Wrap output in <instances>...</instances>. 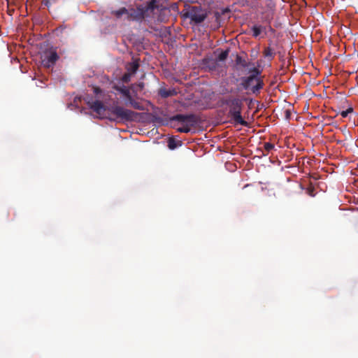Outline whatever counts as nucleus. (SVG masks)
<instances>
[{
  "mask_svg": "<svg viewBox=\"0 0 358 358\" xmlns=\"http://www.w3.org/2000/svg\"><path fill=\"white\" fill-rule=\"evenodd\" d=\"M268 28H269V29H270L271 31H273V29L271 28V27L270 25L268 26Z\"/></svg>",
  "mask_w": 358,
  "mask_h": 358,
  "instance_id": "nucleus-28",
  "label": "nucleus"
},
{
  "mask_svg": "<svg viewBox=\"0 0 358 358\" xmlns=\"http://www.w3.org/2000/svg\"><path fill=\"white\" fill-rule=\"evenodd\" d=\"M185 15L196 24L203 22L207 17L206 11L200 6H192Z\"/></svg>",
  "mask_w": 358,
  "mask_h": 358,
  "instance_id": "nucleus-6",
  "label": "nucleus"
},
{
  "mask_svg": "<svg viewBox=\"0 0 358 358\" xmlns=\"http://www.w3.org/2000/svg\"><path fill=\"white\" fill-rule=\"evenodd\" d=\"M242 106L243 103L241 100L238 98H233L231 104L229 107V115L235 124H238L242 126H248V123L244 120L241 116Z\"/></svg>",
  "mask_w": 358,
  "mask_h": 358,
  "instance_id": "nucleus-4",
  "label": "nucleus"
},
{
  "mask_svg": "<svg viewBox=\"0 0 358 358\" xmlns=\"http://www.w3.org/2000/svg\"><path fill=\"white\" fill-rule=\"evenodd\" d=\"M129 103V104L134 108V109H136V110H145V107L143 106V105L138 102V101H136V100H134L132 97H131L130 99H129L127 100Z\"/></svg>",
  "mask_w": 358,
  "mask_h": 358,
  "instance_id": "nucleus-13",
  "label": "nucleus"
},
{
  "mask_svg": "<svg viewBox=\"0 0 358 358\" xmlns=\"http://www.w3.org/2000/svg\"><path fill=\"white\" fill-rule=\"evenodd\" d=\"M88 105L94 112L99 115H103L106 110V107L99 100L92 101V102L89 101Z\"/></svg>",
  "mask_w": 358,
  "mask_h": 358,
  "instance_id": "nucleus-8",
  "label": "nucleus"
},
{
  "mask_svg": "<svg viewBox=\"0 0 358 358\" xmlns=\"http://www.w3.org/2000/svg\"><path fill=\"white\" fill-rule=\"evenodd\" d=\"M178 121L182 123L184 125L182 127L177 129V131L180 133H189L191 127H195L199 121V117L195 114H177L170 118V122Z\"/></svg>",
  "mask_w": 358,
  "mask_h": 358,
  "instance_id": "nucleus-2",
  "label": "nucleus"
},
{
  "mask_svg": "<svg viewBox=\"0 0 358 358\" xmlns=\"http://www.w3.org/2000/svg\"><path fill=\"white\" fill-rule=\"evenodd\" d=\"M138 8H141V11L142 12L143 20L145 18V17L146 16V13L149 10L152 11L155 8H157V0H151L145 6H143L142 4H139V5H138Z\"/></svg>",
  "mask_w": 358,
  "mask_h": 358,
  "instance_id": "nucleus-9",
  "label": "nucleus"
},
{
  "mask_svg": "<svg viewBox=\"0 0 358 358\" xmlns=\"http://www.w3.org/2000/svg\"><path fill=\"white\" fill-rule=\"evenodd\" d=\"M264 29H266V27H264L261 25H254L252 27V36L255 38H257V36H259L260 35L262 31Z\"/></svg>",
  "mask_w": 358,
  "mask_h": 358,
  "instance_id": "nucleus-16",
  "label": "nucleus"
},
{
  "mask_svg": "<svg viewBox=\"0 0 358 358\" xmlns=\"http://www.w3.org/2000/svg\"><path fill=\"white\" fill-rule=\"evenodd\" d=\"M274 148V144L266 142L264 144V151L266 152V153L263 152V155L266 156L268 155V153Z\"/></svg>",
  "mask_w": 358,
  "mask_h": 358,
  "instance_id": "nucleus-17",
  "label": "nucleus"
},
{
  "mask_svg": "<svg viewBox=\"0 0 358 358\" xmlns=\"http://www.w3.org/2000/svg\"><path fill=\"white\" fill-rule=\"evenodd\" d=\"M182 145V142L180 140L176 139L174 137H171L168 141V147L171 150H174L178 146H180Z\"/></svg>",
  "mask_w": 358,
  "mask_h": 358,
  "instance_id": "nucleus-12",
  "label": "nucleus"
},
{
  "mask_svg": "<svg viewBox=\"0 0 358 358\" xmlns=\"http://www.w3.org/2000/svg\"><path fill=\"white\" fill-rule=\"evenodd\" d=\"M353 110L352 108H349L346 110H343L341 113V115L343 117H346L349 113H352Z\"/></svg>",
  "mask_w": 358,
  "mask_h": 358,
  "instance_id": "nucleus-23",
  "label": "nucleus"
},
{
  "mask_svg": "<svg viewBox=\"0 0 358 358\" xmlns=\"http://www.w3.org/2000/svg\"><path fill=\"white\" fill-rule=\"evenodd\" d=\"M53 1H54V0H43V3L46 6H49Z\"/></svg>",
  "mask_w": 358,
  "mask_h": 358,
  "instance_id": "nucleus-27",
  "label": "nucleus"
},
{
  "mask_svg": "<svg viewBox=\"0 0 358 358\" xmlns=\"http://www.w3.org/2000/svg\"><path fill=\"white\" fill-rule=\"evenodd\" d=\"M229 52V50L222 51L221 53L218 55V60L220 62L224 61L227 58Z\"/></svg>",
  "mask_w": 358,
  "mask_h": 358,
  "instance_id": "nucleus-19",
  "label": "nucleus"
},
{
  "mask_svg": "<svg viewBox=\"0 0 358 358\" xmlns=\"http://www.w3.org/2000/svg\"><path fill=\"white\" fill-rule=\"evenodd\" d=\"M141 10L138 6L136 8L121 7L117 10H111L110 13L116 20L141 22L143 20V14Z\"/></svg>",
  "mask_w": 358,
  "mask_h": 358,
  "instance_id": "nucleus-1",
  "label": "nucleus"
},
{
  "mask_svg": "<svg viewBox=\"0 0 358 358\" xmlns=\"http://www.w3.org/2000/svg\"><path fill=\"white\" fill-rule=\"evenodd\" d=\"M108 110L118 119L123 121H133L138 113L120 106H112Z\"/></svg>",
  "mask_w": 358,
  "mask_h": 358,
  "instance_id": "nucleus-5",
  "label": "nucleus"
},
{
  "mask_svg": "<svg viewBox=\"0 0 358 358\" xmlns=\"http://www.w3.org/2000/svg\"><path fill=\"white\" fill-rule=\"evenodd\" d=\"M237 62L239 63L243 67L247 66V62L245 60L242 61L240 57H237Z\"/></svg>",
  "mask_w": 358,
  "mask_h": 358,
  "instance_id": "nucleus-24",
  "label": "nucleus"
},
{
  "mask_svg": "<svg viewBox=\"0 0 358 358\" xmlns=\"http://www.w3.org/2000/svg\"><path fill=\"white\" fill-rule=\"evenodd\" d=\"M250 75L255 76L256 78H262L261 76V71H259L257 68L254 67L253 69L250 70Z\"/></svg>",
  "mask_w": 358,
  "mask_h": 358,
  "instance_id": "nucleus-20",
  "label": "nucleus"
},
{
  "mask_svg": "<svg viewBox=\"0 0 358 358\" xmlns=\"http://www.w3.org/2000/svg\"><path fill=\"white\" fill-rule=\"evenodd\" d=\"M131 73H124L122 78V80L124 82V83H128L130 81V79H131Z\"/></svg>",
  "mask_w": 358,
  "mask_h": 358,
  "instance_id": "nucleus-22",
  "label": "nucleus"
},
{
  "mask_svg": "<svg viewBox=\"0 0 358 358\" xmlns=\"http://www.w3.org/2000/svg\"><path fill=\"white\" fill-rule=\"evenodd\" d=\"M240 80V85L243 90H250L255 95L259 94L264 86L262 78H256L255 76L241 77Z\"/></svg>",
  "mask_w": 358,
  "mask_h": 358,
  "instance_id": "nucleus-3",
  "label": "nucleus"
},
{
  "mask_svg": "<svg viewBox=\"0 0 358 358\" xmlns=\"http://www.w3.org/2000/svg\"><path fill=\"white\" fill-rule=\"evenodd\" d=\"M59 56L56 51H50L44 54L42 62L48 68L53 66L58 60Z\"/></svg>",
  "mask_w": 358,
  "mask_h": 358,
  "instance_id": "nucleus-7",
  "label": "nucleus"
},
{
  "mask_svg": "<svg viewBox=\"0 0 358 358\" xmlns=\"http://www.w3.org/2000/svg\"><path fill=\"white\" fill-rule=\"evenodd\" d=\"M231 101H232V99H225L222 100V104L227 105L230 107V106L231 104Z\"/></svg>",
  "mask_w": 358,
  "mask_h": 358,
  "instance_id": "nucleus-25",
  "label": "nucleus"
},
{
  "mask_svg": "<svg viewBox=\"0 0 358 358\" xmlns=\"http://www.w3.org/2000/svg\"><path fill=\"white\" fill-rule=\"evenodd\" d=\"M203 64L209 68L210 70H215L217 66V61L213 59L206 58L203 59Z\"/></svg>",
  "mask_w": 358,
  "mask_h": 358,
  "instance_id": "nucleus-15",
  "label": "nucleus"
},
{
  "mask_svg": "<svg viewBox=\"0 0 358 358\" xmlns=\"http://www.w3.org/2000/svg\"><path fill=\"white\" fill-rule=\"evenodd\" d=\"M264 55L265 57H273V50L270 48V47H268L266 48H265L264 51Z\"/></svg>",
  "mask_w": 358,
  "mask_h": 358,
  "instance_id": "nucleus-21",
  "label": "nucleus"
},
{
  "mask_svg": "<svg viewBox=\"0 0 358 358\" xmlns=\"http://www.w3.org/2000/svg\"><path fill=\"white\" fill-rule=\"evenodd\" d=\"M139 68V63L138 59H134L132 62L129 63L127 69L131 74H134Z\"/></svg>",
  "mask_w": 358,
  "mask_h": 358,
  "instance_id": "nucleus-11",
  "label": "nucleus"
},
{
  "mask_svg": "<svg viewBox=\"0 0 358 358\" xmlns=\"http://www.w3.org/2000/svg\"><path fill=\"white\" fill-rule=\"evenodd\" d=\"M115 89L119 91L128 100L131 97L130 90L126 86L117 87Z\"/></svg>",
  "mask_w": 358,
  "mask_h": 358,
  "instance_id": "nucleus-14",
  "label": "nucleus"
},
{
  "mask_svg": "<svg viewBox=\"0 0 358 358\" xmlns=\"http://www.w3.org/2000/svg\"><path fill=\"white\" fill-rule=\"evenodd\" d=\"M93 91H94V93L96 94H101L102 92V90L100 87H93Z\"/></svg>",
  "mask_w": 358,
  "mask_h": 358,
  "instance_id": "nucleus-26",
  "label": "nucleus"
},
{
  "mask_svg": "<svg viewBox=\"0 0 358 358\" xmlns=\"http://www.w3.org/2000/svg\"><path fill=\"white\" fill-rule=\"evenodd\" d=\"M273 20V14L271 13H265L264 16L262 17V21L263 22L268 23V24L271 23Z\"/></svg>",
  "mask_w": 358,
  "mask_h": 358,
  "instance_id": "nucleus-18",
  "label": "nucleus"
},
{
  "mask_svg": "<svg viewBox=\"0 0 358 358\" xmlns=\"http://www.w3.org/2000/svg\"><path fill=\"white\" fill-rule=\"evenodd\" d=\"M177 94H178V92L174 88L169 89V90H167L166 88H160L159 90V94L162 98H168L169 96H176V95H177Z\"/></svg>",
  "mask_w": 358,
  "mask_h": 358,
  "instance_id": "nucleus-10",
  "label": "nucleus"
}]
</instances>
